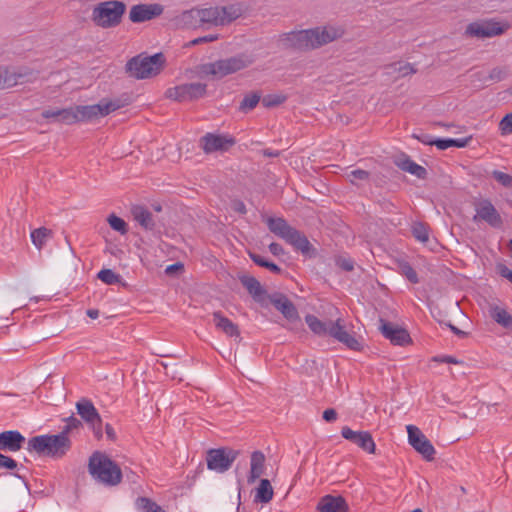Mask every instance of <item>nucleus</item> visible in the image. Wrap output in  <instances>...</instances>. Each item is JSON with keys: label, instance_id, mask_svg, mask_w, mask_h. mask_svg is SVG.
I'll list each match as a JSON object with an SVG mask.
<instances>
[{"label": "nucleus", "instance_id": "680f3d73", "mask_svg": "<svg viewBox=\"0 0 512 512\" xmlns=\"http://www.w3.org/2000/svg\"><path fill=\"white\" fill-rule=\"evenodd\" d=\"M338 264L345 271H352L354 268L353 262L349 259H340Z\"/></svg>", "mask_w": 512, "mask_h": 512}, {"label": "nucleus", "instance_id": "774afa93", "mask_svg": "<svg viewBox=\"0 0 512 512\" xmlns=\"http://www.w3.org/2000/svg\"><path fill=\"white\" fill-rule=\"evenodd\" d=\"M442 362H445V363H453V364H456L458 363L457 360L451 356H444L442 359H441Z\"/></svg>", "mask_w": 512, "mask_h": 512}, {"label": "nucleus", "instance_id": "20e7f679", "mask_svg": "<svg viewBox=\"0 0 512 512\" xmlns=\"http://www.w3.org/2000/svg\"><path fill=\"white\" fill-rule=\"evenodd\" d=\"M88 470L97 482L106 486H115L122 479V472L119 466L107 455L98 451L90 456Z\"/></svg>", "mask_w": 512, "mask_h": 512}, {"label": "nucleus", "instance_id": "e2e57ef3", "mask_svg": "<svg viewBox=\"0 0 512 512\" xmlns=\"http://www.w3.org/2000/svg\"><path fill=\"white\" fill-rule=\"evenodd\" d=\"M182 269H183V265L181 263H175V264L167 266L165 272L168 275H172L176 271H179V270H182Z\"/></svg>", "mask_w": 512, "mask_h": 512}, {"label": "nucleus", "instance_id": "72a5a7b5", "mask_svg": "<svg viewBox=\"0 0 512 512\" xmlns=\"http://www.w3.org/2000/svg\"><path fill=\"white\" fill-rule=\"evenodd\" d=\"M76 112H77L76 106L61 109L59 119L57 122L67 124V125H71V124L78 122V114Z\"/></svg>", "mask_w": 512, "mask_h": 512}, {"label": "nucleus", "instance_id": "79ce46f5", "mask_svg": "<svg viewBox=\"0 0 512 512\" xmlns=\"http://www.w3.org/2000/svg\"><path fill=\"white\" fill-rule=\"evenodd\" d=\"M259 101H260V96L258 94L253 93V94L246 95L240 104V109L243 112L250 111L257 106Z\"/></svg>", "mask_w": 512, "mask_h": 512}, {"label": "nucleus", "instance_id": "2eb2a0df", "mask_svg": "<svg viewBox=\"0 0 512 512\" xmlns=\"http://www.w3.org/2000/svg\"><path fill=\"white\" fill-rule=\"evenodd\" d=\"M164 11L161 4H136L130 8L129 20L132 23H143L160 16Z\"/></svg>", "mask_w": 512, "mask_h": 512}, {"label": "nucleus", "instance_id": "4be33fe9", "mask_svg": "<svg viewBox=\"0 0 512 512\" xmlns=\"http://www.w3.org/2000/svg\"><path fill=\"white\" fill-rule=\"evenodd\" d=\"M265 471V455L261 451H254L250 458V471L247 476L248 484H253Z\"/></svg>", "mask_w": 512, "mask_h": 512}, {"label": "nucleus", "instance_id": "4d7b16f0", "mask_svg": "<svg viewBox=\"0 0 512 512\" xmlns=\"http://www.w3.org/2000/svg\"><path fill=\"white\" fill-rule=\"evenodd\" d=\"M269 251L275 256H280L284 253L283 247L276 242H273L269 245Z\"/></svg>", "mask_w": 512, "mask_h": 512}, {"label": "nucleus", "instance_id": "5fc2aeb1", "mask_svg": "<svg viewBox=\"0 0 512 512\" xmlns=\"http://www.w3.org/2000/svg\"><path fill=\"white\" fill-rule=\"evenodd\" d=\"M61 109H46L42 112L43 118L53 119L55 122L58 121Z\"/></svg>", "mask_w": 512, "mask_h": 512}, {"label": "nucleus", "instance_id": "f257e3e1", "mask_svg": "<svg viewBox=\"0 0 512 512\" xmlns=\"http://www.w3.org/2000/svg\"><path fill=\"white\" fill-rule=\"evenodd\" d=\"M344 32V29L337 25L318 26L312 29L283 33L279 37V43L286 49L309 51L341 38Z\"/></svg>", "mask_w": 512, "mask_h": 512}, {"label": "nucleus", "instance_id": "7ed1b4c3", "mask_svg": "<svg viewBox=\"0 0 512 512\" xmlns=\"http://www.w3.org/2000/svg\"><path fill=\"white\" fill-rule=\"evenodd\" d=\"M71 445L70 438L60 432L56 435L46 434L30 438L27 443V449L39 455L59 459L66 455Z\"/></svg>", "mask_w": 512, "mask_h": 512}, {"label": "nucleus", "instance_id": "c756f323", "mask_svg": "<svg viewBox=\"0 0 512 512\" xmlns=\"http://www.w3.org/2000/svg\"><path fill=\"white\" fill-rule=\"evenodd\" d=\"M274 491L273 487L268 479H261L256 493L254 496V502L256 503H268L273 499Z\"/></svg>", "mask_w": 512, "mask_h": 512}, {"label": "nucleus", "instance_id": "c9c22d12", "mask_svg": "<svg viewBox=\"0 0 512 512\" xmlns=\"http://www.w3.org/2000/svg\"><path fill=\"white\" fill-rule=\"evenodd\" d=\"M250 258L252 261L260 267H264L269 269L270 271L279 274L281 272V268L273 262L268 261L265 257L256 254L250 253Z\"/></svg>", "mask_w": 512, "mask_h": 512}, {"label": "nucleus", "instance_id": "8fccbe9b", "mask_svg": "<svg viewBox=\"0 0 512 512\" xmlns=\"http://www.w3.org/2000/svg\"><path fill=\"white\" fill-rule=\"evenodd\" d=\"M217 39H218L217 35H207V36H203V37H198V38H195V39L191 40L190 42H188L186 46H194V45H198L201 43L212 42Z\"/></svg>", "mask_w": 512, "mask_h": 512}, {"label": "nucleus", "instance_id": "c03bdc74", "mask_svg": "<svg viewBox=\"0 0 512 512\" xmlns=\"http://www.w3.org/2000/svg\"><path fill=\"white\" fill-rule=\"evenodd\" d=\"M394 72H397L399 76H407L416 72L410 63H395L391 66Z\"/></svg>", "mask_w": 512, "mask_h": 512}, {"label": "nucleus", "instance_id": "de8ad7c7", "mask_svg": "<svg viewBox=\"0 0 512 512\" xmlns=\"http://www.w3.org/2000/svg\"><path fill=\"white\" fill-rule=\"evenodd\" d=\"M17 467V462L6 455L0 453V468H7L13 470Z\"/></svg>", "mask_w": 512, "mask_h": 512}, {"label": "nucleus", "instance_id": "0eeeda50", "mask_svg": "<svg viewBox=\"0 0 512 512\" xmlns=\"http://www.w3.org/2000/svg\"><path fill=\"white\" fill-rule=\"evenodd\" d=\"M126 12V4L119 0H109L97 4L91 14L95 25L103 29L118 26Z\"/></svg>", "mask_w": 512, "mask_h": 512}, {"label": "nucleus", "instance_id": "9b49d317", "mask_svg": "<svg viewBox=\"0 0 512 512\" xmlns=\"http://www.w3.org/2000/svg\"><path fill=\"white\" fill-rule=\"evenodd\" d=\"M78 114V122L92 121L99 117H104L109 113L119 109L121 104L119 101H102L94 105L76 106Z\"/></svg>", "mask_w": 512, "mask_h": 512}, {"label": "nucleus", "instance_id": "1a4fd4ad", "mask_svg": "<svg viewBox=\"0 0 512 512\" xmlns=\"http://www.w3.org/2000/svg\"><path fill=\"white\" fill-rule=\"evenodd\" d=\"M239 452L230 448L210 449L207 452V467L210 470L224 473L232 466Z\"/></svg>", "mask_w": 512, "mask_h": 512}, {"label": "nucleus", "instance_id": "dca6fc26", "mask_svg": "<svg viewBox=\"0 0 512 512\" xmlns=\"http://www.w3.org/2000/svg\"><path fill=\"white\" fill-rule=\"evenodd\" d=\"M341 436L369 454L376 451L375 442L368 431H353L350 427L344 426L341 429Z\"/></svg>", "mask_w": 512, "mask_h": 512}, {"label": "nucleus", "instance_id": "13d9d810", "mask_svg": "<svg viewBox=\"0 0 512 512\" xmlns=\"http://www.w3.org/2000/svg\"><path fill=\"white\" fill-rule=\"evenodd\" d=\"M416 139L426 145H434V140L429 134L414 135Z\"/></svg>", "mask_w": 512, "mask_h": 512}, {"label": "nucleus", "instance_id": "7c9ffc66", "mask_svg": "<svg viewBox=\"0 0 512 512\" xmlns=\"http://www.w3.org/2000/svg\"><path fill=\"white\" fill-rule=\"evenodd\" d=\"M222 26L228 24L242 15V8L238 4L219 7Z\"/></svg>", "mask_w": 512, "mask_h": 512}, {"label": "nucleus", "instance_id": "f3484780", "mask_svg": "<svg viewBox=\"0 0 512 512\" xmlns=\"http://www.w3.org/2000/svg\"><path fill=\"white\" fill-rule=\"evenodd\" d=\"M77 412L93 429L97 437L101 436V417L90 400L82 399L76 404Z\"/></svg>", "mask_w": 512, "mask_h": 512}, {"label": "nucleus", "instance_id": "4468645a", "mask_svg": "<svg viewBox=\"0 0 512 512\" xmlns=\"http://www.w3.org/2000/svg\"><path fill=\"white\" fill-rule=\"evenodd\" d=\"M476 214L473 217L475 222L484 221L493 228L501 227L503 221L501 215L488 199L479 201L475 206Z\"/></svg>", "mask_w": 512, "mask_h": 512}, {"label": "nucleus", "instance_id": "bf43d9fd", "mask_svg": "<svg viewBox=\"0 0 512 512\" xmlns=\"http://www.w3.org/2000/svg\"><path fill=\"white\" fill-rule=\"evenodd\" d=\"M472 140V137H465L461 139H453V147L463 148L466 147L470 141Z\"/></svg>", "mask_w": 512, "mask_h": 512}, {"label": "nucleus", "instance_id": "393cba45", "mask_svg": "<svg viewBox=\"0 0 512 512\" xmlns=\"http://www.w3.org/2000/svg\"><path fill=\"white\" fill-rule=\"evenodd\" d=\"M395 163L401 170L408 172L419 179L426 178V169L411 160L408 156L404 155L403 157L398 158Z\"/></svg>", "mask_w": 512, "mask_h": 512}, {"label": "nucleus", "instance_id": "69168bd1", "mask_svg": "<svg viewBox=\"0 0 512 512\" xmlns=\"http://www.w3.org/2000/svg\"><path fill=\"white\" fill-rule=\"evenodd\" d=\"M105 431L109 439L113 440L115 438V431L110 424H106Z\"/></svg>", "mask_w": 512, "mask_h": 512}, {"label": "nucleus", "instance_id": "aec40b11", "mask_svg": "<svg viewBox=\"0 0 512 512\" xmlns=\"http://www.w3.org/2000/svg\"><path fill=\"white\" fill-rule=\"evenodd\" d=\"M25 443V437L16 430L0 433V451L17 452Z\"/></svg>", "mask_w": 512, "mask_h": 512}, {"label": "nucleus", "instance_id": "b1692460", "mask_svg": "<svg viewBox=\"0 0 512 512\" xmlns=\"http://www.w3.org/2000/svg\"><path fill=\"white\" fill-rule=\"evenodd\" d=\"M239 280L256 302L264 301L266 290L255 277L242 275L239 277Z\"/></svg>", "mask_w": 512, "mask_h": 512}, {"label": "nucleus", "instance_id": "338daca9", "mask_svg": "<svg viewBox=\"0 0 512 512\" xmlns=\"http://www.w3.org/2000/svg\"><path fill=\"white\" fill-rule=\"evenodd\" d=\"M86 314L91 319H96L99 316V311L97 309H88Z\"/></svg>", "mask_w": 512, "mask_h": 512}, {"label": "nucleus", "instance_id": "a878e982", "mask_svg": "<svg viewBox=\"0 0 512 512\" xmlns=\"http://www.w3.org/2000/svg\"><path fill=\"white\" fill-rule=\"evenodd\" d=\"M274 307L279 310L285 318L293 320L298 318V312L293 303L285 296H277L271 299Z\"/></svg>", "mask_w": 512, "mask_h": 512}, {"label": "nucleus", "instance_id": "412c9836", "mask_svg": "<svg viewBox=\"0 0 512 512\" xmlns=\"http://www.w3.org/2000/svg\"><path fill=\"white\" fill-rule=\"evenodd\" d=\"M320 512H348V504L342 496L325 495L317 504Z\"/></svg>", "mask_w": 512, "mask_h": 512}, {"label": "nucleus", "instance_id": "4c0bfd02", "mask_svg": "<svg viewBox=\"0 0 512 512\" xmlns=\"http://www.w3.org/2000/svg\"><path fill=\"white\" fill-rule=\"evenodd\" d=\"M412 234L420 242H427L429 239L428 227L421 222H416L412 225Z\"/></svg>", "mask_w": 512, "mask_h": 512}, {"label": "nucleus", "instance_id": "f03ea898", "mask_svg": "<svg viewBox=\"0 0 512 512\" xmlns=\"http://www.w3.org/2000/svg\"><path fill=\"white\" fill-rule=\"evenodd\" d=\"M305 321L314 334L321 337L331 336L352 350L357 351L361 349L360 342L354 335L345 330L340 319H337L335 322L331 320L324 322L319 320L316 316L309 314L306 315Z\"/></svg>", "mask_w": 512, "mask_h": 512}, {"label": "nucleus", "instance_id": "5701e85b", "mask_svg": "<svg viewBox=\"0 0 512 512\" xmlns=\"http://www.w3.org/2000/svg\"><path fill=\"white\" fill-rule=\"evenodd\" d=\"M213 323L218 330L225 333L228 337L240 338L238 325L225 317L221 312L213 313Z\"/></svg>", "mask_w": 512, "mask_h": 512}, {"label": "nucleus", "instance_id": "ddd939ff", "mask_svg": "<svg viewBox=\"0 0 512 512\" xmlns=\"http://www.w3.org/2000/svg\"><path fill=\"white\" fill-rule=\"evenodd\" d=\"M507 28L508 25H503L500 22L489 20L470 23L467 26L465 33L477 38H491L502 35Z\"/></svg>", "mask_w": 512, "mask_h": 512}, {"label": "nucleus", "instance_id": "6e6552de", "mask_svg": "<svg viewBox=\"0 0 512 512\" xmlns=\"http://www.w3.org/2000/svg\"><path fill=\"white\" fill-rule=\"evenodd\" d=\"M162 63L163 56L159 53L142 59L134 57L128 61L126 67L131 76L144 79L156 75L160 71Z\"/></svg>", "mask_w": 512, "mask_h": 512}, {"label": "nucleus", "instance_id": "cd10ccee", "mask_svg": "<svg viewBox=\"0 0 512 512\" xmlns=\"http://www.w3.org/2000/svg\"><path fill=\"white\" fill-rule=\"evenodd\" d=\"M489 313L497 324L512 331V315L505 308L493 304L489 307Z\"/></svg>", "mask_w": 512, "mask_h": 512}, {"label": "nucleus", "instance_id": "a19ab883", "mask_svg": "<svg viewBox=\"0 0 512 512\" xmlns=\"http://www.w3.org/2000/svg\"><path fill=\"white\" fill-rule=\"evenodd\" d=\"M108 223L113 230L121 233L122 235L126 234L128 231L126 222L114 214H111L108 217Z\"/></svg>", "mask_w": 512, "mask_h": 512}, {"label": "nucleus", "instance_id": "e433bc0d", "mask_svg": "<svg viewBox=\"0 0 512 512\" xmlns=\"http://www.w3.org/2000/svg\"><path fill=\"white\" fill-rule=\"evenodd\" d=\"M399 272L407 278L411 283L416 284L419 282L418 275L414 268L406 261H401L398 264Z\"/></svg>", "mask_w": 512, "mask_h": 512}, {"label": "nucleus", "instance_id": "39448f33", "mask_svg": "<svg viewBox=\"0 0 512 512\" xmlns=\"http://www.w3.org/2000/svg\"><path fill=\"white\" fill-rule=\"evenodd\" d=\"M266 224L272 233L285 240L295 250L300 251L304 255L309 254L311 251L312 245L307 237L290 226L284 218L269 217L266 220Z\"/></svg>", "mask_w": 512, "mask_h": 512}, {"label": "nucleus", "instance_id": "423d86ee", "mask_svg": "<svg viewBox=\"0 0 512 512\" xmlns=\"http://www.w3.org/2000/svg\"><path fill=\"white\" fill-rule=\"evenodd\" d=\"M253 62L254 58L251 55L241 53L215 62L202 64L199 70L204 75L220 79L247 68Z\"/></svg>", "mask_w": 512, "mask_h": 512}, {"label": "nucleus", "instance_id": "f704fd0d", "mask_svg": "<svg viewBox=\"0 0 512 512\" xmlns=\"http://www.w3.org/2000/svg\"><path fill=\"white\" fill-rule=\"evenodd\" d=\"M50 236V230L45 227L35 229L31 232L32 243L37 247L41 248Z\"/></svg>", "mask_w": 512, "mask_h": 512}, {"label": "nucleus", "instance_id": "603ef678", "mask_svg": "<svg viewBox=\"0 0 512 512\" xmlns=\"http://www.w3.org/2000/svg\"><path fill=\"white\" fill-rule=\"evenodd\" d=\"M497 272L512 283V270L504 264L497 265Z\"/></svg>", "mask_w": 512, "mask_h": 512}, {"label": "nucleus", "instance_id": "473e14b6", "mask_svg": "<svg viewBox=\"0 0 512 512\" xmlns=\"http://www.w3.org/2000/svg\"><path fill=\"white\" fill-rule=\"evenodd\" d=\"M136 507L141 512H166L156 502L147 497H139L136 500Z\"/></svg>", "mask_w": 512, "mask_h": 512}, {"label": "nucleus", "instance_id": "f8f14e48", "mask_svg": "<svg viewBox=\"0 0 512 512\" xmlns=\"http://www.w3.org/2000/svg\"><path fill=\"white\" fill-rule=\"evenodd\" d=\"M406 429L408 433L409 444L426 460H433L436 451L430 440H428L427 437L421 432V430L414 425H408Z\"/></svg>", "mask_w": 512, "mask_h": 512}, {"label": "nucleus", "instance_id": "052dcab7", "mask_svg": "<svg viewBox=\"0 0 512 512\" xmlns=\"http://www.w3.org/2000/svg\"><path fill=\"white\" fill-rule=\"evenodd\" d=\"M232 208H233L234 211H236V212H238L240 214H245L246 213V206L240 200L234 201L232 203Z\"/></svg>", "mask_w": 512, "mask_h": 512}, {"label": "nucleus", "instance_id": "a18cd8bd", "mask_svg": "<svg viewBox=\"0 0 512 512\" xmlns=\"http://www.w3.org/2000/svg\"><path fill=\"white\" fill-rule=\"evenodd\" d=\"M493 178L506 188H512V176L504 172L494 170L492 172Z\"/></svg>", "mask_w": 512, "mask_h": 512}, {"label": "nucleus", "instance_id": "864d4df0", "mask_svg": "<svg viewBox=\"0 0 512 512\" xmlns=\"http://www.w3.org/2000/svg\"><path fill=\"white\" fill-rule=\"evenodd\" d=\"M503 77H504V72L502 71V69L496 67V68H493L489 72V75L486 78L491 81L498 82V81H501L503 79Z\"/></svg>", "mask_w": 512, "mask_h": 512}, {"label": "nucleus", "instance_id": "a211bd4d", "mask_svg": "<svg viewBox=\"0 0 512 512\" xmlns=\"http://www.w3.org/2000/svg\"><path fill=\"white\" fill-rule=\"evenodd\" d=\"M380 330L383 336L394 345L404 346L411 341L409 333L393 323L381 320Z\"/></svg>", "mask_w": 512, "mask_h": 512}, {"label": "nucleus", "instance_id": "49530a36", "mask_svg": "<svg viewBox=\"0 0 512 512\" xmlns=\"http://www.w3.org/2000/svg\"><path fill=\"white\" fill-rule=\"evenodd\" d=\"M499 128L503 135L512 133V112L500 121Z\"/></svg>", "mask_w": 512, "mask_h": 512}, {"label": "nucleus", "instance_id": "bb28decb", "mask_svg": "<svg viewBox=\"0 0 512 512\" xmlns=\"http://www.w3.org/2000/svg\"><path fill=\"white\" fill-rule=\"evenodd\" d=\"M131 214L136 222L139 223L144 229L152 230L155 226L153 214L143 206H134L131 209Z\"/></svg>", "mask_w": 512, "mask_h": 512}, {"label": "nucleus", "instance_id": "6e6d98bb", "mask_svg": "<svg viewBox=\"0 0 512 512\" xmlns=\"http://www.w3.org/2000/svg\"><path fill=\"white\" fill-rule=\"evenodd\" d=\"M323 419L327 422H333L337 419V412L333 408L326 409L323 412Z\"/></svg>", "mask_w": 512, "mask_h": 512}, {"label": "nucleus", "instance_id": "c85d7f7f", "mask_svg": "<svg viewBox=\"0 0 512 512\" xmlns=\"http://www.w3.org/2000/svg\"><path fill=\"white\" fill-rule=\"evenodd\" d=\"M198 12L202 26L205 24L222 26L219 7L202 8L198 9Z\"/></svg>", "mask_w": 512, "mask_h": 512}, {"label": "nucleus", "instance_id": "ea45409f", "mask_svg": "<svg viewBox=\"0 0 512 512\" xmlns=\"http://www.w3.org/2000/svg\"><path fill=\"white\" fill-rule=\"evenodd\" d=\"M347 179L354 185H358L359 182L368 181L370 173L366 170L355 169L346 175Z\"/></svg>", "mask_w": 512, "mask_h": 512}, {"label": "nucleus", "instance_id": "0e129e2a", "mask_svg": "<svg viewBox=\"0 0 512 512\" xmlns=\"http://www.w3.org/2000/svg\"><path fill=\"white\" fill-rule=\"evenodd\" d=\"M447 326L450 328V330L455 334L457 335L458 337L460 338H464L467 336V333L460 330L459 328H457L456 326H454L453 324L449 323L447 324Z\"/></svg>", "mask_w": 512, "mask_h": 512}, {"label": "nucleus", "instance_id": "37998d69", "mask_svg": "<svg viewBox=\"0 0 512 512\" xmlns=\"http://www.w3.org/2000/svg\"><path fill=\"white\" fill-rule=\"evenodd\" d=\"M66 425L63 427L61 434L68 436L75 430H79L82 427V422L74 416H70L65 419Z\"/></svg>", "mask_w": 512, "mask_h": 512}, {"label": "nucleus", "instance_id": "58836bf2", "mask_svg": "<svg viewBox=\"0 0 512 512\" xmlns=\"http://www.w3.org/2000/svg\"><path fill=\"white\" fill-rule=\"evenodd\" d=\"M98 279L108 285H113L120 282L121 276L116 274L111 269H102L97 274Z\"/></svg>", "mask_w": 512, "mask_h": 512}, {"label": "nucleus", "instance_id": "6ab92c4d", "mask_svg": "<svg viewBox=\"0 0 512 512\" xmlns=\"http://www.w3.org/2000/svg\"><path fill=\"white\" fill-rule=\"evenodd\" d=\"M201 146L206 153L227 150L234 144V139L223 135L208 133L200 140Z\"/></svg>", "mask_w": 512, "mask_h": 512}, {"label": "nucleus", "instance_id": "3c124183", "mask_svg": "<svg viewBox=\"0 0 512 512\" xmlns=\"http://www.w3.org/2000/svg\"><path fill=\"white\" fill-rule=\"evenodd\" d=\"M434 145L440 149V150H445V149H448L450 147H453V139L452 138H447V139H435L434 140Z\"/></svg>", "mask_w": 512, "mask_h": 512}, {"label": "nucleus", "instance_id": "2f4dec72", "mask_svg": "<svg viewBox=\"0 0 512 512\" xmlns=\"http://www.w3.org/2000/svg\"><path fill=\"white\" fill-rule=\"evenodd\" d=\"M180 23L188 28H198L202 26V23L199 21V12L198 8H193L187 11H184L180 15Z\"/></svg>", "mask_w": 512, "mask_h": 512}, {"label": "nucleus", "instance_id": "9d476101", "mask_svg": "<svg viewBox=\"0 0 512 512\" xmlns=\"http://www.w3.org/2000/svg\"><path fill=\"white\" fill-rule=\"evenodd\" d=\"M207 85L200 82L185 83L166 91V96L178 102L198 100L205 96Z\"/></svg>", "mask_w": 512, "mask_h": 512}, {"label": "nucleus", "instance_id": "09e8293b", "mask_svg": "<svg viewBox=\"0 0 512 512\" xmlns=\"http://www.w3.org/2000/svg\"><path fill=\"white\" fill-rule=\"evenodd\" d=\"M285 96H267L263 98V104L267 107L275 106L283 103L285 101Z\"/></svg>", "mask_w": 512, "mask_h": 512}]
</instances>
